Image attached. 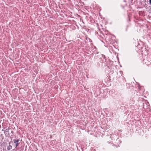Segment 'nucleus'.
<instances>
[{
    "label": "nucleus",
    "mask_w": 151,
    "mask_h": 151,
    "mask_svg": "<svg viewBox=\"0 0 151 151\" xmlns=\"http://www.w3.org/2000/svg\"><path fill=\"white\" fill-rule=\"evenodd\" d=\"M150 3L151 4V0H149Z\"/></svg>",
    "instance_id": "nucleus-2"
},
{
    "label": "nucleus",
    "mask_w": 151,
    "mask_h": 151,
    "mask_svg": "<svg viewBox=\"0 0 151 151\" xmlns=\"http://www.w3.org/2000/svg\"><path fill=\"white\" fill-rule=\"evenodd\" d=\"M15 144L16 147L18 146L19 145L18 142L19 140L18 139H14L13 140Z\"/></svg>",
    "instance_id": "nucleus-1"
}]
</instances>
